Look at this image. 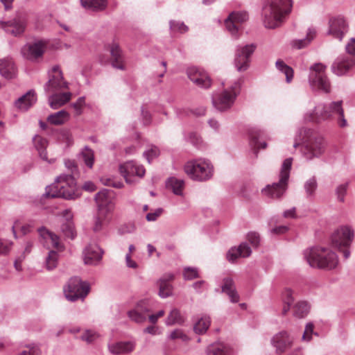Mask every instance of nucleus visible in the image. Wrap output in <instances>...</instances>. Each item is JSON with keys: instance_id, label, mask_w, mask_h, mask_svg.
Returning <instances> with one entry per match:
<instances>
[{"instance_id": "31", "label": "nucleus", "mask_w": 355, "mask_h": 355, "mask_svg": "<svg viewBox=\"0 0 355 355\" xmlns=\"http://www.w3.org/2000/svg\"><path fill=\"white\" fill-rule=\"evenodd\" d=\"M37 101L35 94L33 91H28L24 95L15 101V106L23 111H26Z\"/></svg>"}, {"instance_id": "30", "label": "nucleus", "mask_w": 355, "mask_h": 355, "mask_svg": "<svg viewBox=\"0 0 355 355\" xmlns=\"http://www.w3.org/2000/svg\"><path fill=\"white\" fill-rule=\"evenodd\" d=\"M71 96V92H54L49 96V105L53 109H58L67 103Z\"/></svg>"}, {"instance_id": "15", "label": "nucleus", "mask_w": 355, "mask_h": 355, "mask_svg": "<svg viewBox=\"0 0 355 355\" xmlns=\"http://www.w3.org/2000/svg\"><path fill=\"white\" fill-rule=\"evenodd\" d=\"M349 30L348 23L341 15L329 18L327 34L341 41Z\"/></svg>"}, {"instance_id": "37", "label": "nucleus", "mask_w": 355, "mask_h": 355, "mask_svg": "<svg viewBox=\"0 0 355 355\" xmlns=\"http://www.w3.org/2000/svg\"><path fill=\"white\" fill-rule=\"evenodd\" d=\"M166 184L167 187L172 190L174 194L178 196L182 195V191L184 187V182L183 180L172 177L168 178Z\"/></svg>"}, {"instance_id": "24", "label": "nucleus", "mask_w": 355, "mask_h": 355, "mask_svg": "<svg viewBox=\"0 0 355 355\" xmlns=\"http://www.w3.org/2000/svg\"><path fill=\"white\" fill-rule=\"evenodd\" d=\"M272 343L277 352L279 354H282L291 347L293 338L289 336L287 332L282 331L273 337Z\"/></svg>"}, {"instance_id": "61", "label": "nucleus", "mask_w": 355, "mask_h": 355, "mask_svg": "<svg viewBox=\"0 0 355 355\" xmlns=\"http://www.w3.org/2000/svg\"><path fill=\"white\" fill-rule=\"evenodd\" d=\"M163 211L162 208L157 209L155 211L148 213L146 215V220L148 221H155L158 217H159Z\"/></svg>"}, {"instance_id": "39", "label": "nucleus", "mask_w": 355, "mask_h": 355, "mask_svg": "<svg viewBox=\"0 0 355 355\" xmlns=\"http://www.w3.org/2000/svg\"><path fill=\"white\" fill-rule=\"evenodd\" d=\"M69 218H71V216ZM60 230L65 237L70 239H73L76 237V234L74 230L73 223L71 218L67 217V218L62 223Z\"/></svg>"}, {"instance_id": "1", "label": "nucleus", "mask_w": 355, "mask_h": 355, "mask_svg": "<svg viewBox=\"0 0 355 355\" xmlns=\"http://www.w3.org/2000/svg\"><path fill=\"white\" fill-rule=\"evenodd\" d=\"M337 120L340 128L347 125V120L344 116L343 101H332L329 103H319L315 106L313 110L307 112L304 116L305 121L321 123L327 121Z\"/></svg>"}, {"instance_id": "49", "label": "nucleus", "mask_w": 355, "mask_h": 355, "mask_svg": "<svg viewBox=\"0 0 355 355\" xmlns=\"http://www.w3.org/2000/svg\"><path fill=\"white\" fill-rule=\"evenodd\" d=\"M13 245L11 241L4 239H0V255L8 254Z\"/></svg>"}, {"instance_id": "52", "label": "nucleus", "mask_w": 355, "mask_h": 355, "mask_svg": "<svg viewBox=\"0 0 355 355\" xmlns=\"http://www.w3.org/2000/svg\"><path fill=\"white\" fill-rule=\"evenodd\" d=\"M107 6V0H90V11H101Z\"/></svg>"}, {"instance_id": "34", "label": "nucleus", "mask_w": 355, "mask_h": 355, "mask_svg": "<svg viewBox=\"0 0 355 355\" xmlns=\"http://www.w3.org/2000/svg\"><path fill=\"white\" fill-rule=\"evenodd\" d=\"M233 349L223 343L210 345L207 349V355H232Z\"/></svg>"}, {"instance_id": "48", "label": "nucleus", "mask_w": 355, "mask_h": 355, "mask_svg": "<svg viewBox=\"0 0 355 355\" xmlns=\"http://www.w3.org/2000/svg\"><path fill=\"white\" fill-rule=\"evenodd\" d=\"M170 29L172 32H178L180 33H184L188 31V27L181 21H170Z\"/></svg>"}, {"instance_id": "46", "label": "nucleus", "mask_w": 355, "mask_h": 355, "mask_svg": "<svg viewBox=\"0 0 355 355\" xmlns=\"http://www.w3.org/2000/svg\"><path fill=\"white\" fill-rule=\"evenodd\" d=\"M318 187V183L315 177H311L304 183V189L307 196H312Z\"/></svg>"}, {"instance_id": "32", "label": "nucleus", "mask_w": 355, "mask_h": 355, "mask_svg": "<svg viewBox=\"0 0 355 355\" xmlns=\"http://www.w3.org/2000/svg\"><path fill=\"white\" fill-rule=\"evenodd\" d=\"M128 317L133 321L140 323L148 318L150 322L155 324L157 320L164 315V312H157L156 314L146 315V312H128Z\"/></svg>"}, {"instance_id": "57", "label": "nucleus", "mask_w": 355, "mask_h": 355, "mask_svg": "<svg viewBox=\"0 0 355 355\" xmlns=\"http://www.w3.org/2000/svg\"><path fill=\"white\" fill-rule=\"evenodd\" d=\"M311 308L310 303L306 300L296 302L293 307L295 311H308Z\"/></svg>"}, {"instance_id": "44", "label": "nucleus", "mask_w": 355, "mask_h": 355, "mask_svg": "<svg viewBox=\"0 0 355 355\" xmlns=\"http://www.w3.org/2000/svg\"><path fill=\"white\" fill-rule=\"evenodd\" d=\"M211 321L209 318L205 317L200 319L194 326V331L197 334H203L206 332L210 325Z\"/></svg>"}, {"instance_id": "56", "label": "nucleus", "mask_w": 355, "mask_h": 355, "mask_svg": "<svg viewBox=\"0 0 355 355\" xmlns=\"http://www.w3.org/2000/svg\"><path fill=\"white\" fill-rule=\"evenodd\" d=\"M101 182L105 185L112 187L114 188H122L123 187V184L122 182L115 180L114 178H102Z\"/></svg>"}, {"instance_id": "7", "label": "nucleus", "mask_w": 355, "mask_h": 355, "mask_svg": "<svg viewBox=\"0 0 355 355\" xmlns=\"http://www.w3.org/2000/svg\"><path fill=\"white\" fill-rule=\"evenodd\" d=\"M184 169L191 179L198 182L209 180L214 174V166L211 162L202 158L187 162Z\"/></svg>"}, {"instance_id": "13", "label": "nucleus", "mask_w": 355, "mask_h": 355, "mask_svg": "<svg viewBox=\"0 0 355 355\" xmlns=\"http://www.w3.org/2000/svg\"><path fill=\"white\" fill-rule=\"evenodd\" d=\"M1 24L6 33L14 37H21L26 31L28 18L26 14L19 13L8 21H1Z\"/></svg>"}, {"instance_id": "38", "label": "nucleus", "mask_w": 355, "mask_h": 355, "mask_svg": "<svg viewBox=\"0 0 355 355\" xmlns=\"http://www.w3.org/2000/svg\"><path fill=\"white\" fill-rule=\"evenodd\" d=\"M293 292L291 288H286L282 293V300L284 304L282 311H290L293 309L295 302L293 298Z\"/></svg>"}, {"instance_id": "64", "label": "nucleus", "mask_w": 355, "mask_h": 355, "mask_svg": "<svg viewBox=\"0 0 355 355\" xmlns=\"http://www.w3.org/2000/svg\"><path fill=\"white\" fill-rule=\"evenodd\" d=\"M142 120L144 125H149L151 122V115L148 111L141 109Z\"/></svg>"}, {"instance_id": "20", "label": "nucleus", "mask_w": 355, "mask_h": 355, "mask_svg": "<svg viewBox=\"0 0 355 355\" xmlns=\"http://www.w3.org/2000/svg\"><path fill=\"white\" fill-rule=\"evenodd\" d=\"M189 78L200 87L207 89L211 86V80L208 75L196 67L187 69Z\"/></svg>"}, {"instance_id": "59", "label": "nucleus", "mask_w": 355, "mask_h": 355, "mask_svg": "<svg viewBox=\"0 0 355 355\" xmlns=\"http://www.w3.org/2000/svg\"><path fill=\"white\" fill-rule=\"evenodd\" d=\"M248 241L252 244L254 247H257L259 245L260 238L259 235L257 232H250L247 236Z\"/></svg>"}, {"instance_id": "50", "label": "nucleus", "mask_w": 355, "mask_h": 355, "mask_svg": "<svg viewBox=\"0 0 355 355\" xmlns=\"http://www.w3.org/2000/svg\"><path fill=\"white\" fill-rule=\"evenodd\" d=\"M159 155V150L155 146H151L149 149L144 153V156L146 157L148 163H150L151 160L156 158Z\"/></svg>"}, {"instance_id": "17", "label": "nucleus", "mask_w": 355, "mask_h": 355, "mask_svg": "<svg viewBox=\"0 0 355 355\" xmlns=\"http://www.w3.org/2000/svg\"><path fill=\"white\" fill-rule=\"evenodd\" d=\"M119 172L128 184H132L135 182V176L142 178L144 175L145 169L142 165L134 161H128L119 166Z\"/></svg>"}, {"instance_id": "8", "label": "nucleus", "mask_w": 355, "mask_h": 355, "mask_svg": "<svg viewBox=\"0 0 355 355\" xmlns=\"http://www.w3.org/2000/svg\"><path fill=\"white\" fill-rule=\"evenodd\" d=\"M326 68L322 63H315L310 67L309 83L313 90L330 92L331 83L326 74Z\"/></svg>"}, {"instance_id": "45", "label": "nucleus", "mask_w": 355, "mask_h": 355, "mask_svg": "<svg viewBox=\"0 0 355 355\" xmlns=\"http://www.w3.org/2000/svg\"><path fill=\"white\" fill-rule=\"evenodd\" d=\"M64 164L65 167L69 170L70 174H67V175H73V178L76 180V178L79 177L80 173L78 169V166L74 160L66 159L64 161Z\"/></svg>"}, {"instance_id": "18", "label": "nucleus", "mask_w": 355, "mask_h": 355, "mask_svg": "<svg viewBox=\"0 0 355 355\" xmlns=\"http://www.w3.org/2000/svg\"><path fill=\"white\" fill-rule=\"evenodd\" d=\"M46 47V43L42 40L25 44L21 50L23 57L31 61H36L42 58Z\"/></svg>"}, {"instance_id": "21", "label": "nucleus", "mask_w": 355, "mask_h": 355, "mask_svg": "<svg viewBox=\"0 0 355 355\" xmlns=\"http://www.w3.org/2000/svg\"><path fill=\"white\" fill-rule=\"evenodd\" d=\"M355 65V58L349 56L337 58L331 65L332 72L337 76H343Z\"/></svg>"}, {"instance_id": "35", "label": "nucleus", "mask_w": 355, "mask_h": 355, "mask_svg": "<svg viewBox=\"0 0 355 355\" xmlns=\"http://www.w3.org/2000/svg\"><path fill=\"white\" fill-rule=\"evenodd\" d=\"M221 288L222 292L226 293L232 302H236L239 301V295L236 291L234 281L232 278H224Z\"/></svg>"}, {"instance_id": "25", "label": "nucleus", "mask_w": 355, "mask_h": 355, "mask_svg": "<svg viewBox=\"0 0 355 355\" xmlns=\"http://www.w3.org/2000/svg\"><path fill=\"white\" fill-rule=\"evenodd\" d=\"M252 253L251 248L246 243H242L239 247H233L227 253V259L230 262H234L239 257H248Z\"/></svg>"}, {"instance_id": "51", "label": "nucleus", "mask_w": 355, "mask_h": 355, "mask_svg": "<svg viewBox=\"0 0 355 355\" xmlns=\"http://www.w3.org/2000/svg\"><path fill=\"white\" fill-rule=\"evenodd\" d=\"M348 188V182L338 185L336 189V194L337 199L339 202H343L345 201V196L347 193Z\"/></svg>"}, {"instance_id": "6", "label": "nucleus", "mask_w": 355, "mask_h": 355, "mask_svg": "<svg viewBox=\"0 0 355 355\" xmlns=\"http://www.w3.org/2000/svg\"><path fill=\"white\" fill-rule=\"evenodd\" d=\"M292 161V158H288L284 161L278 182L268 184L261 189V193L265 197L271 199H279L283 196L287 189Z\"/></svg>"}, {"instance_id": "3", "label": "nucleus", "mask_w": 355, "mask_h": 355, "mask_svg": "<svg viewBox=\"0 0 355 355\" xmlns=\"http://www.w3.org/2000/svg\"><path fill=\"white\" fill-rule=\"evenodd\" d=\"M304 257L310 266L330 270L338 265V257L331 248L314 246L304 251Z\"/></svg>"}, {"instance_id": "23", "label": "nucleus", "mask_w": 355, "mask_h": 355, "mask_svg": "<svg viewBox=\"0 0 355 355\" xmlns=\"http://www.w3.org/2000/svg\"><path fill=\"white\" fill-rule=\"evenodd\" d=\"M174 279V275L172 273L165 274L157 281V286H159L158 295L162 298H166L173 295V287L171 282Z\"/></svg>"}, {"instance_id": "43", "label": "nucleus", "mask_w": 355, "mask_h": 355, "mask_svg": "<svg viewBox=\"0 0 355 355\" xmlns=\"http://www.w3.org/2000/svg\"><path fill=\"white\" fill-rule=\"evenodd\" d=\"M58 261V254L54 250H50L46 258V268L48 270H52L57 267Z\"/></svg>"}, {"instance_id": "26", "label": "nucleus", "mask_w": 355, "mask_h": 355, "mask_svg": "<svg viewBox=\"0 0 355 355\" xmlns=\"http://www.w3.org/2000/svg\"><path fill=\"white\" fill-rule=\"evenodd\" d=\"M37 232L43 240L44 243H46L47 245L51 243L52 247L59 250L63 249L62 245L59 243V237L53 232H50L44 227L38 228Z\"/></svg>"}, {"instance_id": "42", "label": "nucleus", "mask_w": 355, "mask_h": 355, "mask_svg": "<svg viewBox=\"0 0 355 355\" xmlns=\"http://www.w3.org/2000/svg\"><path fill=\"white\" fill-rule=\"evenodd\" d=\"M103 250L98 245H90V265H98L101 261Z\"/></svg>"}, {"instance_id": "53", "label": "nucleus", "mask_w": 355, "mask_h": 355, "mask_svg": "<svg viewBox=\"0 0 355 355\" xmlns=\"http://www.w3.org/2000/svg\"><path fill=\"white\" fill-rule=\"evenodd\" d=\"M78 162L89 166V147L85 146L84 148L77 155Z\"/></svg>"}, {"instance_id": "16", "label": "nucleus", "mask_w": 355, "mask_h": 355, "mask_svg": "<svg viewBox=\"0 0 355 355\" xmlns=\"http://www.w3.org/2000/svg\"><path fill=\"white\" fill-rule=\"evenodd\" d=\"M52 73L53 74L49 73V80L44 86L46 93L60 92L68 87V83L64 80L63 74L59 66H54L52 68Z\"/></svg>"}, {"instance_id": "55", "label": "nucleus", "mask_w": 355, "mask_h": 355, "mask_svg": "<svg viewBox=\"0 0 355 355\" xmlns=\"http://www.w3.org/2000/svg\"><path fill=\"white\" fill-rule=\"evenodd\" d=\"M185 279L191 280L198 277V270L196 268L187 267L184 269Z\"/></svg>"}, {"instance_id": "2", "label": "nucleus", "mask_w": 355, "mask_h": 355, "mask_svg": "<svg viewBox=\"0 0 355 355\" xmlns=\"http://www.w3.org/2000/svg\"><path fill=\"white\" fill-rule=\"evenodd\" d=\"M300 141L303 142L301 152L306 160L320 157L325 150V143L323 138L316 135L311 129L302 128L299 130L298 135L295 138L294 148L300 145Z\"/></svg>"}, {"instance_id": "14", "label": "nucleus", "mask_w": 355, "mask_h": 355, "mask_svg": "<svg viewBox=\"0 0 355 355\" xmlns=\"http://www.w3.org/2000/svg\"><path fill=\"white\" fill-rule=\"evenodd\" d=\"M248 19V14L246 11H233L225 20V26L232 36L236 39L242 24Z\"/></svg>"}, {"instance_id": "29", "label": "nucleus", "mask_w": 355, "mask_h": 355, "mask_svg": "<svg viewBox=\"0 0 355 355\" xmlns=\"http://www.w3.org/2000/svg\"><path fill=\"white\" fill-rule=\"evenodd\" d=\"M98 209H107L109 211H112L114 209V205L111 201L110 193L107 189L102 190L96 193L95 196Z\"/></svg>"}, {"instance_id": "58", "label": "nucleus", "mask_w": 355, "mask_h": 355, "mask_svg": "<svg viewBox=\"0 0 355 355\" xmlns=\"http://www.w3.org/2000/svg\"><path fill=\"white\" fill-rule=\"evenodd\" d=\"M187 139L196 147H199L202 142L200 137L197 133L193 132L188 134Z\"/></svg>"}, {"instance_id": "62", "label": "nucleus", "mask_w": 355, "mask_h": 355, "mask_svg": "<svg viewBox=\"0 0 355 355\" xmlns=\"http://www.w3.org/2000/svg\"><path fill=\"white\" fill-rule=\"evenodd\" d=\"M345 49L348 54L355 56V38L352 37L349 40L346 44Z\"/></svg>"}, {"instance_id": "33", "label": "nucleus", "mask_w": 355, "mask_h": 355, "mask_svg": "<svg viewBox=\"0 0 355 355\" xmlns=\"http://www.w3.org/2000/svg\"><path fill=\"white\" fill-rule=\"evenodd\" d=\"M109 351L114 355L128 354L135 349L134 343L131 342H118L109 345Z\"/></svg>"}, {"instance_id": "28", "label": "nucleus", "mask_w": 355, "mask_h": 355, "mask_svg": "<svg viewBox=\"0 0 355 355\" xmlns=\"http://www.w3.org/2000/svg\"><path fill=\"white\" fill-rule=\"evenodd\" d=\"M33 142L34 144L35 148L38 152L40 157L42 160L49 164L53 163L55 162L54 159H48L47 153L46 151V148L48 146V141L46 139L37 135L33 138Z\"/></svg>"}, {"instance_id": "4", "label": "nucleus", "mask_w": 355, "mask_h": 355, "mask_svg": "<svg viewBox=\"0 0 355 355\" xmlns=\"http://www.w3.org/2000/svg\"><path fill=\"white\" fill-rule=\"evenodd\" d=\"M291 0H269V5L263 8V24L267 28L281 25L285 16L291 10Z\"/></svg>"}, {"instance_id": "36", "label": "nucleus", "mask_w": 355, "mask_h": 355, "mask_svg": "<svg viewBox=\"0 0 355 355\" xmlns=\"http://www.w3.org/2000/svg\"><path fill=\"white\" fill-rule=\"evenodd\" d=\"M316 35V31L315 28H310L308 29L306 36L304 39L296 40L293 41L292 45L293 47L300 49L306 47L309 45L311 42L314 39Z\"/></svg>"}, {"instance_id": "9", "label": "nucleus", "mask_w": 355, "mask_h": 355, "mask_svg": "<svg viewBox=\"0 0 355 355\" xmlns=\"http://www.w3.org/2000/svg\"><path fill=\"white\" fill-rule=\"evenodd\" d=\"M89 293V284L83 282L79 277L74 276L69 279L63 286V293L69 302L84 300Z\"/></svg>"}, {"instance_id": "11", "label": "nucleus", "mask_w": 355, "mask_h": 355, "mask_svg": "<svg viewBox=\"0 0 355 355\" xmlns=\"http://www.w3.org/2000/svg\"><path fill=\"white\" fill-rule=\"evenodd\" d=\"M354 239V230L351 225H344L336 228L331 236V244L342 250V248H349Z\"/></svg>"}, {"instance_id": "5", "label": "nucleus", "mask_w": 355, "mask_h": 355, "mask_svg": "<svg viewBox=\"0 0 355 355\" xmlns=\"http://www.w3.org/2000/svg\"><path fill=\"white\" fill-rule=\"evenodd\" d=\"M48 198H62L73 199L78 197L76 182L73 175L61 174L56 178L53 184L46 187L44 194Z\"/></svg>"}, {"instance_id": "63", "label": "nucleus", "mask_w": 355, "mask_h": 355, "mask_svg": "<svg viewBox=\"0 0 355 355\" xmlns=\"http://www.w3.org/2000/svg\"><path fill=\"white\" fill-rule=\"evenodd\" d=\"M170 337L173 340H175L177 338H180V339L182 340L183 341H186L188 340V337L185 334H184L182 331L178 330V329L173 331L171 334Z\"/></svg>"}, {"instance_id": "41", "label": "nucleus", "mask_w": 355, "mask_h": 355, "mask_svg": "<svg viewBox=\"0 0 355 355\" xmlns=\"http://www.w3.org/2000/svg\"><path fill=\"white\" fill-rule=\"evenodd\" d=\"M275 66L280 72L285 75L286 83H290L293 78V69L282 60H277Z\"/></svg>"}, {"instance_id": "40", "label": "nucleus", "mask_w": 355, "mask_h": 355, "mask_svg": "<svg viewBox=\"0 0 355 355\" xmlns=\"http://www.w3.org/2000/svg\"><path fill=\"white\" fill-rule=\"evenodd\" d=\"M69 119V114L64 110H60L54 114H50L47 121L53 125H61Z\"/></svg>"}, {"instance_id": "27", "label": "nucleus", "mask_w": 355, "mask_h": 355, "mask_svg": "<svg viewBox=\"0 0 355 355\" xmlns=\"http://www.w3.org/2000/svg\"><path fill=\"white\" fill-rule=\"evenodd\" d=\"M0 74L7 79L15 77L17 69L12 58L0 59Z\"/></svg>"}, {"instance_id": "47", "label": "nucleus", "mask_w": 355, "mask_h": 355, "mask_svg": "<svg viewBox=\"0 0 355 355\" xmlns=\"http://www.w3.org/2000/svg\"><path fill=\"white\" fill-rule=\"evenodd\" d=\"M184 318L180 312H170L166 323L168 325L181 324L184 322Z\"/></svg>"}, {"instance_id": "22", "label": "nucleus", "mask_w": 355, "mask_h": 355, "mask_svg": "<svg viewBox=\"0 0 355 355\" xmlns=\"http://www.w3.org/2000/svg\"><path fill=\"white\" fill-rule=\"evenodd\" d=\"M111 213L112 211H109L107 209H98L93 218L92 230L94 232H101L110 224L112 220Z\"/></svg>"}, {"instance_id": "54", "label": "nucleus", "mask_w": 355, "mask_h": 355, "mask_svg": "<svg viewBox=\"0 0 355 355\" xmlns=\"http://www.w3.org/2000/svg\"><path fill=\"white\" fill-rule=\"evenodd\" d=\"M18 355H40V351L37 346L27 345L18 354Z\"/></svg>"}, {"instance_id": "19", "label": "nucleus", "mask_w": 355, "mask_h": 355, "mask_svg": "<svg viewBox=\"0 0 355 355\" xmlns=\"http://www.w3.org/2000/svg\"><path fill=\"white\" fill-rule=\"evenodd\" d=\"M106 48L110 53L111 65L116 69L125 70V57L119 44L114 40L108 44Z\"/></svg>"}, {"instance_id": "10", "label": "nucleus", "mask_w": 355, "mask_h": 355, "mask_svg": "<svg viewBox=\"0 0 355 355\" xmlns=\"http://www.w3.org/2000/svg\"><path fill=\"white\" fill-rule=\"evenodd\" d=\"M239 92V84L235 82L230 89H224L218 94L212 97L214 106L219 111L229 110L234 104Z\"/></svg>"}, {"instance_id": "60", "label": "nucleus", "mask_w": 355, "mask_h": 355, "mask_svg": "<svg viewBox=\"0 0 355 355\" xmlns=\"http://www.w3.org/2000/svg\"><path fill=\"white\" fill-rule=\"evenodd\" d=\"M313 332V324L311 323H309L306 324L302 339L306 341H309L311 338V336Z\"/></svg>"}, {"instance_id": "12", "label": "nucleus", "mask_w": 355, "mask_h": 355, "mask_svg": "<svg viewBox=\"0 0 355 355\" xmlns=\"http://www.w3.org/2000/svg\"><path fill=\"white\" fill-rule=\"evenodd\" d=\"M256 49L257 45L253 43L236 46L234 64L238 71H245L249 68L250 57Z\"/></svg>"}]
</instances>
